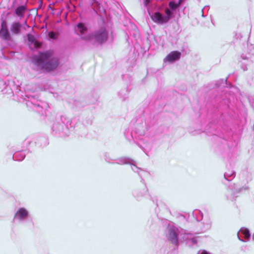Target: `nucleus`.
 Here are the masks:
<instances>
[{"label":"nucleus","mask_w":254,"mask_h":254,"mask_svg":"<svg viewBox=\"0 0 254 254\" xmlns=\"http://www.w3.org/2000/svg\"><path fill=\"white\" fill-rule=\"evenodd\" d=\"M27 37L28 40L31 43H34L36 41L35 37L31 34H28Z\"/></svg>","instance_id":"4468645a"},{"label":"nucleus","mask_w":254,"mask_h":254,"mask_svg":"<svg viewBox=\"0 0 254 254\" xmlns=\"http://www.w3.org/2000/svg\"><path fill=\"white\" fill-rule=\"evenodd\" d=\"M21 25L19 22H13L10 27V31L14 34H19L20 33Z\"/></svg>","instance_id":"0eeeda50"},{"label":"nucleus","mask_w":254,"mask_h":254,"mask_svg":"<svg viewBox=\"0 0 254 254\" xmlns=\"http://www.w3.org/2000/svg\"><path fill=\"white\" fill-rule=\"evenodd\" d=\"M201 254H209L207 252L203 251L201 252Z\"/></svg>","instance_id":"f3484780"},{"label":"nucleus","mask_w":254,"mask_h":254,"mask_svg":"<svg viewBox=\"0 0 254 254\" xmlns=\"http://www.w3.org/2000/svg\"><path fill=\"white\" fill-rule=\"evenodd\" d=\"M27 10L26 5H22L18 6L15 10V14L18 17L22 18L24 16L25 13Z\"/></svg>","instance_id":"423d86ee"},{"label":"nucleus","mask_w":254,"mask_h":254,"mask_svg":"<svg viewBox=\"0 0 254 254\" xmlns=\"http://www.w3.org/2000/svg\"><path fill=\"white\" fill-rule=\"evenodd\" d=\"M181 3V0H180L179 3L178 4L176 3L174 1H171L169 2V7L172 10H175L177 7H178Z\"/></svg>","instance_id":"9b49d317"},{"label":"nucleus","mask_w":254,"mask_h":254,"mask_svg":"<svg viewBox=\"0 0 254 254\" xmlns=\"http://www.w3.org/2000/svg\"><path fill=\"white\" fill-rule=\"evenodd\" d=\"M79 32L81 34L83 35L87 31V28L82 23H79L77 25Z\"/></svg>","instance_id":"9d476101"},{"label":"nucleus","mask_w":254,"mask_h":254,"mask_svg":"<svg viewBox=\"0 0 254 254\" xmlns=\"http://www.w3.org/2000/svg\"><path fill=\"white\" fill-rule=\"evenodd\" d=\"M152 19L154 22L159 24L167 23L165 17L159 12H155L152 16Z\"/></svg>","instance_id":"39448f33"},{"label":"nucleus","mask_w":254,"mask_h":254,"mask_svg":"<svg viewBox=\"0 0 254 254\" xmlns=\"http://www.w3.org/2000/svg\"><path fill=\"white\" fill-rule=\"evenodd\" d=\"M33 43L36 48H39L41 47L42 44L38 41H35Z\"/></svg>","instance_id":"dca6fc26"},{"label":"nucleus","mask_w":254,"mask_h":254,"mask_svg":"<svg viewBox=\"0 0 254 254\" xmlns=\"http://www.w3.org/2000/svg\"><path fill=\"white\" fill-rule=\"evenodd\" d=\"M108 38V33L107 30L102 28L96 31L94 34L88 38V40H91L93 38L95 41L100 44L106 42Z\"/></svg>","instance_id":"f03ea898"},{"label":"nucleus","mask_w":254,"mask_h":254,"mask_svg":"<svg viewBox=\"0 0 254 254\" xmlns=\"http://www.w3.org/2000/svg\"><path fill=\"white\" fill-rule=\"evenodd\" d=\"M48 36L52 39L56 40L58 38V34L53 31H50L48 33Z\"/></svg>","instance_id":"ddd939ff"},{"label":"nucleus","mask_w":254,"mask_h":254,"mask_svg":"<svg viewBox=\"0 0 254 254\" xmlns=\"http://www.w3.org/2000/svg\"><path fill=\"white\" fill-rule=\"evenodd\" d=\"M26 24V21H25L24 24Z\"/></svg>","instance_id":"6ab92c4d"},{"label":"nucleus","mask_w":254,"mask_h":254,"mask_svg":"<svg viewBox=\"0 0 254 254\" xmlns=\"http://www.w3.org/2000/svg\"><path fill=\"white\" fill-rule=\"evenodd\" d=\"M53 51H47L40 53L34 59L36 64L40 68L47 71H51L59 66V60L53 56Z\"/></svg>","instance_id":"f257e3e1"},{"label":"nucleus","mask_w":254,"mask_h":254,"mask_svg":"<svg viewBox=\"0 0 254 254\" xmlns=\"http://www.w3.org/2000/svg\"><path fill=\"white\" fill-rule=\"evenodd\" d=\"M243 233L246 238H249L250 236L249 231L247 229L244 230Z\"/></svg>","instance_id":"2eb2a0df"},{"label":"nucleus","mask_w":254,"mask_h":254,"mask_svg":"<svg viewBox=\"0 0 254 254\" xmlns=\"http://www.w3.org/2000/svg\"><path fill=\"white\" fill-rule=\"evenodd\" d=\"M93 1V3H97V0H91Z\"/></svg>","instance_id":"a211bd4d"},{"label":"nucleus","mask_w":254,"mask_h":254,"mask_svg":"<svg viewBox=\"0 0 254 254\" xmlns=\"http://www.w3.org/2000/svg\"><path fill=\"white\" fill-rule=\"evenodd\" d=\"M181 53L178 51H172L169 54L164 60V62L172 63L180 58Z\"/></svg>","instance_id":"20e7f679"},{"label":"nucleus","mask_w":254,"mask_h":254,"mask_svg":"<svg viewBox=\"0 0 254 254\" xmlns=\"http://www.w3.org/2000/svg\"><path fill=\"white\" fill-rule=\"evenodd\" d=\"M15 215L20 219H24L27 216L28 212L25 208H22L18 210Z\"/></svg>","instance_id":"1a4fd4ad"},{"label":"nucleus","mask_w":254,"mask_h":254,"mask_svg":"<svg viewBox=\"0 0 254 254\" xmlns=\"http://www.w3.org/2000/svg\"><path fill=\"white\" fill-rule=\"evenodd\" d=\"M0 36L5 40L10 39V35L8 31L6 22L5 20H2L1 22Z\"/></svg>","instance_id":"7ed1b4c3"},{"label":"nucleus","mask_w":254,"mask_h":254,"mask_svg":"<svg viewBox=\"0 0 254 254\" xmlns=\"http://www.w3.org/2000/svg\"><path fill=\"white\" fill-rule=\"evenodd\" d=\"M169 239L172 243L175 245L178 244L177 236L174 230H170L169 231Z\"/></svg>","instance_id":"6e6552de"},{"label":"nucleus","mask_w":254,"mask_h":254,"mask_svg":"<svg viewBox=\"0 0 254 254\" xmlns=\"http://www.w3.org/2000/svg\"><path fill=\"white\" fill-rule=\"evenodd\" d=\"M165 13H166V16H164V17H165V18L166 19L167 22H168L172 17V13L171 11V10L168 8H167L166 9Z\"/></svg>","instance_id":"f8f14e48"}]
</instances>
